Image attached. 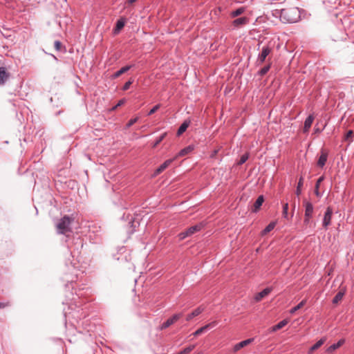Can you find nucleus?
I'll list each match as a JSON object with an SVG mask.
<instances>
[{"mask_svg":"<svg viewBox=\"0 0 354 354\" xmlns=\"http://www.w3.org/2000/svg\"><path fill=\"white\" fill-rule=\"evenodd\" d=\"M204 227L203 223H198L195 225H193L187 229L188 232L190 236L194 234V233L201 231Z\"/></svg>","mask_w":354,"mask_h":354,"instance_id":"17","label":"nucleus"},{"mask_svg":"<svg viewBox=\"0 0 354 354\" xmlns=\"http://www.w3.org/2000/svg\"><path fill=\"white\" fill-rule=\"evenodd\" d=\"M124 26V21L122 19H120L116 23V26L114 29L115 33L118 32Z\"/></svg>","mask_w":354,"mask_h":354,"instance_id":"30","label":"nucleus"},{"mask_svg":"<svg viewBox=\"0 0 354 354\" xmlns=\"http://www.w3.org/2000/svg\"><path fill=\"white\" fill-rule=\"evenodd\" d=\"M353 131L352 130H349L345 136V138H344L345 140H348L353 136Z\"/></svg>","mask_w":354,"mask_h":354,"instance_id":"42","label":"nucleus"},{"mask_svg":"<svg viewBox=\"0 0 354 354\" xmlns=\"http://www.w3.org/2000/svg\"><path fill=\"white\" fill-rule=\"evenodd\" d=\"M132 66H133L129 65V66H124V67L121 68L120 70H118V71H116V72L113 74V77L114 78H117V77H120L122 74H123V73H126V72H127V71H128L130 68H132Z\"/></svg>","mask_w":354,"mask_h":354,"instance_id":"19","label":"nucleus"},{"mask_svg":"<svg viewBox=\"0 0 354 354\" xmlns=\"http://www.w3.org/2000/svg\"><path fill=\"white\" fill-rule=\"evenodd\" d=\"M263 201H264L263 196V195L259 196L253 205L252 212H257L259 211V209H260L261 206L262 205Z\"/></svg>","mask_w":354,"mask_h":354,"instance_id":"12","label":"nucleus"},{"mask_svg":"<svg viewBox=\"0 0 354 354\" xmlns=\"http://www.w3.org/2000/svg\"><path fill=\"white\" fill-rule=\"evenodd\" d=\"M139 118L138 117H136L134 118H132L131 119L128 123L127 124L126 127L127 128H129L130 127H131L133 124H135L138 120Z\"/></svg>","mask_w":354,"mask_h":354,"instance_id":"38","label":"nucleus"},{"mask_svg":"<svg viewBox=\"0 0 354 354\" xmlns=\"http://www.w3.org/2000/svg\"><path fill=\"white\" fill-rule=\"evenodd\" d=\"M333 214V208L330 206L327 207L322 220V226L326 230L328 229V226L331 224Z\"/></svg>","mask_w":354,"mask_h":354,"instance_id":"3","label":"nucleus"},{"mask_svg":"<svg viewBox=\"0 0 354 354\" xmlns=\"http://www.w3.org/2000/svg\"><path fill=\"white\" fill-rule=\"evenodd\" d=\"M324 177L322 176L321 177H319L317 182H316V184H315V195L317 196V197H321V194L319 192V188H320V183L324 180Z\"/></svg>","mask_w":354,"mask_h":354,"instance_id":"24","label":"nucleus"},{"mask_svg":"<svg viewBox=\"0 0 354 354\" xmlns=\"http://www.w3.org/2000/svg\"><path fill=\"white\" fill-rule=\"evenodd\" d=\"M189 123L190 122L189 121H187L185 120L180 126V127L178 128V131H177V134L178 136H180L181 135L182 133H183L187 129V127H189Z\"/></svg>","mask_w":354,"mask_h":354,"instance_id":"21","label":"nucleus"},{"mask_svg":"<svg viewBox=\"0 0 354 354\" xmlns=\"http://www.w3.org/2000/svg\"><path fill=\"white\" fill-rule=\"evenodd\" d=\"M303 206L304 207V215L313 216L314 206L313 203L310 201L304 199L303 201Z\"/></svg>","mask_w":354,"mask_h":354,"instance_id":"6","label":"nucleus"},{"mask_svg":"<svg viewBox=\"0 0 354 354\" xmlns=\"http://www.w3.org/2000/svg\"><path fill=\"white\" fill-rule=\"evenodd\" d=\"M174 159H168L165 160L162 164H161L154 171V176H157L162 173L165 169H166L173 162Z\"/></svg>","mask_w":354,"mask_h":354,"instance_id":"7","label":"nucleus"},{"mask_svg":"<svg viewBox=\"0 0 354 354\" xmlns=\"http://www.w3.org/2000/svg\"><path fill=\"white\" fill-rule=\"evenodd\" d=\"M306 303V300H302L299 304H298L296 306L292 308L290 310L291 314H294L297 310L301 308Z\"/></svg>","mask_w":354,"mask_h":354,"instance_id":"29","label":"nucleus"},{"mask_svg":"<svg viewBox=\"0 0 354 354\" xmlns=\"http://www.w3.org/2000/svg\"><path fill=\"white\" fill-rule=\"evenodd\" d=\"M194 147L192 145H189L184 149H181L177 156H184L194 150Z\"/></svg>","mask_w":354,"mask_h":354,"instance_id":"20","label":"nucleus"},{"mask_svg":"<svg viewBox=\"0 0 354 354\" xmlns=\"http://www.w3.org/2000/svg\"><path fill=\"white\" fill-rule=\"evenodd\" d=\"M314 120V116L313 115H310L307 117L304 122V132L306 133L309 131L310 128L311 127V125Z\"/></svg>","mask_w":354,"mask_h":354,"instance_id":"15","label":"nucleus"},{"mask_svg":"<svg viewBox=\"0 0 354 354\" xmlns=\"http://www.w3.org/2000/svg\"><path fill=\"white\" fill-rule=\"evenodd\" d=\"M125 102V100L124 99H122L120 100L118 104L114 106L113 107V110H115L118 107L120 106L121 105H122Z\"/></svg>","mask_w":354,"mask_h":354,"instance_id":"43","label":"nucleus"},{"mask_svg":"<svg viewBox=\"0 0 354 354\" xmlns=\"http://www.w3.org/2000/svg\"><path fill=\"white\" fill-rule=\"evenodd\" d=\"M325 342L324 339H321L319 341H317L313 346H312L309 350V353H311L314 351L318 349L322 345L324 344Z\"/></svg>","mask_w":354,"mask_h":354,"instance_id":"25","label":"nucleus"},{"mask_svg":"<svg viewBox=\"0 0 354 354\" xmlns=\"http://www.w3.org/2000/svg\"><path fill=\"white\" fill-rule=\"evenodd\" d=\"M6 305L3 303L0 302V308H4Z\"/></svg>","mask_w":354,"mask_h":354,"instance_id":"45","label":"nucleus"},{"mask_svg":"<svg viewBox=\"0 0 354 354\" xmlns=\"http://www.w3.org/2000/svg\"><path fill=\"white\" fill-rule=\"evenodd\" d=\"M136 1L137 0H128L127 2H128V3L131 4V3H134V2H136Z\"/></svg>","mask_w":354,"mask_h":354,"instance_id":"44","label":"nucleus"},{"mask_svg":"<svg viewBox=\"0 0 354 354\" xmlns=\"http://www.w3.org/2000/svg\"><path fill=\"white\" fill-rule=\"evenodd\" d=\"M249 22V19L246 17H239L232 21V25L234 28H239L242 26L246 25Z\"/></svg>","mask_w":354,"mask_h":354,"instance_id":"9","label":"nucleus"},{"mask_svg":"<svg viewBox=\"0 0 354 354\" xmlns=\"http://www.w3.org/2000/svg\"><path fill=\"white\" fill-rule=\"evenodd\" d=\"M271 48L268 46H263L261 52L259 54L257 62L259 64H262L267 56L270 53Z\"/></svg>","mask_w":354,"mask_h":354,"instance_id":"4","label":"nucleus"},{"mask_svg":"<svg viewBox=\"0 0 354 354\" xmlns=\"http://www.w3.org/2000/svg\"><path fill=\"white\" fill-rule=\"evenodd\" d=\"M275 226H276V222L273 221V222L270 223L265 227V229L261 232V235L264 236V235L267 234L268 232L272 231L274 228Z\"/></svg>","mask_w":354,"mask_h":354,"instance_id":"22","label":"nucleus"},{"mask_svg":"<svg viewBox=\"0 0 354 354\" xmlns=\"http://www.w3.org/2000/svg\"><path fill=\"white\" fill-rule=\"evenodd\" d=\"M303 185H304V178L302 176H301L299 179L297 189L295 191V194L297 196H299L301 194V187H302Z\"/></svg>","mask_w":354,"mask_h":354,"instance_id":"26","label":"nucleus"},{"mask_svg":"<svg viewBox=\"0 0 354 354\" xmlns=\"http://www.w3.org/2000/svg\"><path fill=\"white\" fill-rule=\"evenodd\" d=\"M132 82H133V81H131V80H129V81L127 82L124 84V85L123 86L122 89H123L124 91H127V90H128V89L129 88V87H130L131 84H132Z\"/></svg>","mask_w":354,"mask_h":354,"instance_id":"41","label":"nucleus"},{"mask_svg":"<svg viewBox=\"0 0 354 354\" xmlns=\"http://www.w3.org/2000/svg\"><path fill=\"white\" fill-rule=\"evenodd\" d=\"M271 290H272V289L270 288H266L263 289L262 291H261L260 292H259L258 294L256 295L254 299L257 301H261L263 297H265L268 294H270Z\"/></svg>","mask_w":354,"mask_h":354,"instance_id":"14","label":"nucleus"},{"mask_svg":"<svg viewBox=\"0 0 354 354\" xmlns=\"http://www.w3.org/2000/svg\"><path fill=\"white\" fill-rule=\"evenodd\" d=\"M167 136V133H162L161 136H160L155 141V142L153 143V147L155 148Z\"/></svg>","mask_w":354,"mask_h":354,"instance_id":"31","label":"nucleus"},{"mask_svg":"<svg viewBox=\"0 0 354 354\" xmlns=\"http://www.w3.org/2000/svg\"><path fill=\"white\" fill-rule=\"evenodd\" d=\"M327 153L324 151H322L321 155L319 156L317 161V166L322 168L325 165L327 161Z\"/></svg>","mask_w":354,"mask_h":354,"instance_id":"16","label":"nucleus"},{"mask_svg":"<svg viewBox=\"0 0 354 354\" xmlns=\"http://www.w3.org/2000/svg\"><path fill=\"white\" fill-rule=\"evenodd\" d=\"M253 341H254V338H249L248 339H245V340L239 342L238 344H236L234 346L233 351L234 353L237 352L241 348L251 344Z\"/></svg>","mask_w":354,"mask_h":354,"instance_id":"8","label":"nucleus"},{"mask_svg":"<svg viewBox=\"0 0 354 354\" xmlns=\"http://www.w3.org/2000/svg\"><path fill=\"white\" fill-rule=\"evenodd\" d=\"M344 295V291L338 292L336 295L333 299V304H337L339 301H341Z\"/></svg>","mask_w":354,"mask_h":354,"instance_id":"28","label":"nucleus"},{"mask_svg":"<svg viewBox=\"0 0 354 354\" xmlns=\"http://www.w3.org/2000/svg\"><path fill=\"white\" fill-rule=\"evenodd\" d=\"M288 204L286 203L283 205V217L285 218H288Z\"/></svg>","mask_w":354,"mask_h":354,"instance_id":"37","label":"nucleus"},{"mask_svg":"<svg viewBox=\"0 0 354 354\" xmlns=\"http://www.w3.org/2000/svg\"><path fill=\"white\" fill-rule=\"evenodd\" d=\"M313 216L304 215V224L306 226L310 225L312 223Z\"/></svg>","mask_w":354,"mask_h":354,"instance_id":"34","label":"nucleus"},{"mask_svg":"<svg viewBox=\"0 0 354 354\" xmlns=\"http://www.w3.org/2000/svg\"><path fill=\"white\" fill-rule=\"evenodd\" d=\"M345 340L344 339H339L337 343L330 345L326 350L328 353H333L334 351L339 348L344 344Z\"/></svg>","mask_w":354,"mask_h":354,"instance_id":"18","label":"nucleus"},{"mask_svg":"<svg viewBox=\"0 0 354 354\" xmlns=\"http://www.w3.org/2000/svg\"><path fill=\"white\" fill-rule=\"evenodd\" d=\"M160 107V104H156V106H154L148 113V115H151L152 114H153L156 111H157Z\"/></svg>","mask_w":354,"mask_h":354,"instance_id":"39","label":"nucleus"},{"mask_svg":"<svg viewBox=\"0 0 354 354\" xmlns=\"http://www.w3.org/2000/svg\"><path fill=\"white\" fill-rule=\"evenodd\" d=\"M270 64H268L267 66H265L264 67H263L259 71V75H260L261 76H263L264 75H266L270 70Z\"/></svg>","mask_w":354,"mask_h":354,"instance_id":"35","label":"nucleus"},{"mask_svg":"<svg viewBox=\"0 0 354 354\" xmlns=\"http://www.w3.org/2000/svg\"><path fill=\"white\" fill-rule=\"evenodd\" d=\"M183 316V313H178L174 315L171 317L169 318L166 322H165L160 326V329L163 330L173 324H174L177 320H178Z\"/></svg>","mask_w":354,"mask_h":354,"instance_id":"5","label":"nucleus"},{"mask_svg":"<svg viewBox=\"0 0 354 354\" xmlns=\"http://www.w3.org/2000/svg\"><path fill=\"white\" fill-rule=\"evenodd\" d=\"M216 325V322H212L208 324H206L205 326L198 328V330H196L194 333L193 335L194 336H198L201 334H202L203 333L205 332L206 330H207L209 328H213L214 326H215Z\"/></svg>","mask_w":354,"mask_h":354,"instance_id":"10","label":"nucleus"},{"mask_svg":"<svg viewBox=\"0 0 354 354\" xmlns=\"http://www.w3.org/2000/svg\"><path fill=\"white\" fill-rule=\"evenodd\" d=\"M205 310V308L203 307V306H198V308H196L194 310L192 311V313H191L190 314H188L187 315V317H186V320L187 322H189L190 320H192L194 317H196L198 316V315H200L202 312H203Z\"/></svg>","mask_w":354,"mask_h":354,"instance_id":"11","label":"nucleus"},{"mask_svg":"<svg viewBox=\"0 0 354 354\" xmlns=\"http://www.w3.org/2000/svg\"><path fill=\"white\" fill-rule=\"evenodd\" d=\"M62 46V45L61 41H59L58 40L55 41V43H54L55 48L57 51H60L61 50Z\"/></svg>","mask_w":354,"mask_h":354,"instance_id":"40","label":"nucleus"},{"mask_svg":"<svg viewBox=\"0 0 354 354\" xmlns=\"http://www.w3.org/2000/svg\"><path fill=\"white\" fill-rule=\"evenodd\" d=\"M245 8L243 7H241V8H237L236 10L232 11L231 13H230V16L232 17H238L241 15H242L244 12H245Z\"/></svg>","mask_w":354,"mask_h":354,"instance_id":"27","label":"nucleus"},{"mask_svg":"<svg viewBox=\"0 0 354 354\" xmlns=\"http://www.w3.org/2000/svg\"><path fill=\"white\" fill-rule=\"evenodd\" d=\"M273 15L279 17L281 21L284 24H294L301 18V13L299 8L295 6H288L280 10H275Z\"/></svg>","mask_w":354,"mask_h":354,"instance_id":"1","label":"nucleus"},{"mask_svg":"<svg viewBox=\"0 0 354 354\" xmlns=\"http://www.w3.org/2000/svg\"><path fill=\"white\" fill-rule=\"evenodd\" d=\"M295 205H293V207H292L293 211L295 210Z\"/></svg>","mask_w":354,"mask_h":354,"instance_id":"46","label":"nucleus"},{"mask_svg":"<svg viewBox=\"0 0 354 354\" xmlns=\"http://www.w3.org/2000/svg\"><path fill=\"white\" fill-rule=\"evenodd\" d=\"M9 77V74L7 73L6 68L0 67V85L6 83Z\"/></svg>","mask_w":354,"mask_h":354,"instance_id":"13","label":"nucleus"},{"mask_svg":"<svg viewBox=\"0 0 354 354\" xmlns=\"http://www.w3.org/2000/svg\"><path fill=\"white\" fill-rule=\"evenodd\" d=\"M195 348V345H191L185 348H184L183 351H181L178 354H189L192 351V350Z\"/></svg>","mask_w":354,"mask_h":354,"instance_id":"33","label":"nucleus"},{"mask_svg":"<svg viewBox=\"0 0 354 354\" xmlns=\"http://www.w3.org/2000/svg\"><path fill=\"white\" fill-rule=\"evenodd\" d=\"M188 236H190V235H189L187 230H186L184 232H180L178 234V238H179L180 240H183V239H185V238H187Z\"/></svg>","mask_w":354,"mask_h":354,"instance_id":"36","label":"nucleus"},{"mask_svg":"<svg viewBox=\"0 0 354 354\" xmlns=\"http://www.w3.org/2000/svg\"><path fill=\"white\" fill-rule=\"evenodd\" d=\"M74 218L65 215L56 224L57 233L59 234H65L66 232H71V225Z\"/></svg>","mask_w":354,"mask_h":354,"instance_id":"2","label":"nucleus"},{"mask_svg":"<svg viewBox=\"0 0 354 354\" xmlns=\"http://www.w3.org/2000/svg\"><path fill=\"white\" fill-rule=\"evenodd\" d=\"M248 158H249V153H245L243 154L241 156L240 160H239L237 164L239 165H243V163H245L248 160Z\"/></svg>","mask_w":354,"mask_h":354,"instance_id":"32","label":"nucleus"},{"mask_svg":"<svg viewBox=\"0 0 354 354\" xmlns=\"http://www.w3.org/2000/svg\"><path fill=\"white\" fill-rule=\"evenodd\" d=\"M288 322L286 319H283V320L279 322L277 324H276L272 327V331H273V332L277 331V330L282 328L288 324Z\"/></svg>","mask_w":354,"mask_h":354,"instance_id":"23","label":"nucleus"}]
</instances>
